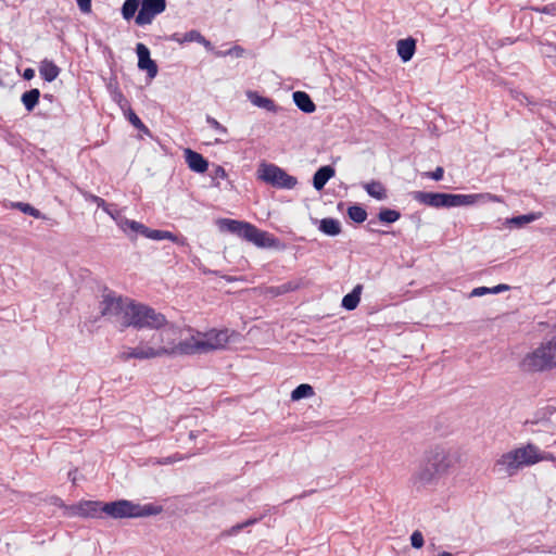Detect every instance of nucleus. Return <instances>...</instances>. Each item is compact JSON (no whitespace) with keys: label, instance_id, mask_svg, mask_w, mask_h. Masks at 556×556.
I'll return each mask as SVG.
<instances>
[{"label":"nucleus","instance_id":"obj_1","mask_svg":"<svg viewBox=\"0 0 556 556\" xmlns=\"http://www.w3.org/2000/svg\"><path fill=\"white\" fill-rule=\"evenodd\" d=\"M553 459V454L543 452L535 444L528 443L501 455V457L495 462L494 470L502 472L507 477H513L525 467L533 466L543 460Z\"/></svg>","mask_w":556,"mask_h":556},{"label":"nucleus","instance_id":"obj_2","mask_svg":"<svg viewBox=\"0 0 556 556\" xmlns=\"http://www.w3.org/2000/svg\"><path fill=\"white\" fill-rule=\"evenodd\" d=\"M151 336L149 341H141L144 344L150 359L173 355H186L182 351L185 339L179 340L180 330L172 324H166Z\"/></svg>","mask_w":556,"mask_h":556},{"label":"nucleus","instance_id":"obj_3","mask_svg":"<svg viewBox=\"0 0 556 556\" xmlns=\"http://www.w3.org/2000/svg\"><path fill=\"white\" fill-rule=\"evenodd\" d=\"M450 467V462L442 450L431 451L413 476L417 489L432 486Z\"/></svg>","mask_w":556,"mask_h":556},{"label":"nucleus","instance_id":"obj_4","mask_svg":"<svg viewBox=\"0 0 556 556\" xmlns=\"http://www.w3.org/2000/svg\"><path fill=\"white\" fill-rule=\"evenodd\" d=\"M228 341V329H212L206 332L195 331L189 338L185 339L182 351L186 355L208 353L211 351L224 349Z\"/></svg>","mask_w":556,"mask_h":556},{"label":"nucleus","instance_id":"obj_5","mask_svg":"<svg viewBox=\"0 0 556 556\" xmlns=\"http://www.w3.org/2000/svg\"><path fill=\"white\" fill-rule=\"evenodd\" d=\"M162 511V506L154 504L140 505L128 500L104 503L102 507V513L114 519L149 517Z\"/></svg>","mask_w":556,"mask_h":556},{"label":"nucleus","instance_id":"obj_6","mask_svg":"<svg viewBox=\"0 0 556 556\" xmlns=\"http://www.w3.org/2000/svg\"><path fill=\"white\" fill-rule=\"evenodd\" d=\"M521 365L525 370L529 371H541L556 367V336L527 354Z\"/></svg>","mask_w":556,"mask_h":556},{"label":"nucleus","instance_id":"obj_7","mask_svg":"<svg viewBox=\"0 0 556 556\" xmlns=\"http://www.w3.org/2000/svg\"><path fill=\"white\" fill-rule=\"evenodd\" d=\"M166 324V317L150 306L132 303L128 309L126 327L160 329Z\"/></svg>","mask_w":556,"mask_h":556},{"label":"nucleus","instance_id":"obj_8","mask_svg":"<svg viewBox=\"0 0 556 556\" xmlns=\"http://www.w3.org/2000/svg\"><path fill=\"white\" fill-rule=\"evenodd\" d=\"M261 180L280 189H293L298 180L275 164H262L257 169Z\"/></svg>","mask_w":556,"mask_h":556},{"label":"nucleus","instance_id":"obj_9","mask_svg":"<svg viewBox=\"0 0 556 556\" xmlns=\"http://www.w3.org/2000/svg\"><path fill=\"white\" fill-rule=\"evenodd\" d=\"M132 303L134 302L124 300L122 296H116L112 292L105 293L100 304L101 314L104 317L119 319L121 324L126 327L128 309Z\"/></svg>","mask_w":556,"mask_h":556},{"label":"nucleus","instance_id":"obj_10","mask_svg":"<svg viewBox=\"0 0 556 556\" xmlns=\"http://www.w3.org/2000/svg\"><path fill=\"white\" fill-rule=\"evenodd\" d=\"M166 9V0H141L140 9L135 18L139 26L149 25L156 15L163 13Z\"/></svg>","mask_w":556,"mask_h":556},{"label":"nucleus","instance_id":"obj_11","mask_svg":"<svg viewBox=\"0 0 556 556\" xmlns=\"http://www.w3.org/2000/svg\"><path fill=\"white\" fill-rule=\"evenodd\" d=\"M412 197L415 201L431 207H451V193L414 191Z\"/></svg>","mask_w":556,"mask_h":556},{"label":"nucleus","instance_id":"obj_12","mask_svg":"<svg viewBox=\"0 0 556 556\" xmlns=\"http://www.w3.org/2000/svg\"><path fill=\"white\" fill-rule=\"evenodd\" d=\"M451 207L473 205L485 202H502L498 195L492 193L453 194L451 193Z\"/></svg>","mask_w":556,"mask_h":556},{"label":"nucleus","instance_id":"obj_13","mask_svg":"<svg viewBox=\"0 0 556 556\" xmlns=\"http://www.w3.org/2000/svg\"><path fill=\"white\" fill-rule=\"evenodd\" d=\"M103 504L100 501H83L68 507V514L71 516L97 518L102 513Z\"/></svg>","mask_w":556,"mask_h":556},{"label":"nucleus","instance_id":"obj_14","mask_svg":"<svg viewBox=\"0 0 556 556\" xmlns=\"http://www.w3.org/2000/svg\"><path fill=\"white\" fill-rule=\"evenodd\" d=\"M242 239H245L260 248H271L276 244V239L273 236L266 231L260 230L252 224H249Z\"/></svg>","mask_w":556,"mask_h":556},{"label":"nucleus","instance_id":"obj_15","mask_svg":"<svg viewBox=\"0 0 556 556\" xmlns=\"http://www.w3.org/2000/svg\"><path fill=\"white\" fill-rule=\"evenodd\" d=\"M136 52L138 55V68L146 71L149 78H154L157 75L159 68L156 63L150 58L149 48L139 42L136 46Z\"/></svg>","mask_w":556,"mask_h":556},{"label":"nucleus","instance_id":"obj_16","mask_svg":"<svg viewBox=\"0 0 556 556\" xmlns=\"http://www.w3.org/2000/svg\"><path fill=\"white\" fill-rule=\"evenodd\" d=\"M185 156H186V162L191 170L201 174L207 169L208 163L202 156V154H200L195 151H192L190 149H187L185 151Z\"/></svg>","mask_w":556,"mask_h":556},{"label":"nucleus","instance_id":"obj_17","mask_svg":"<svg viewBox=\"0 0 556 556\" xmlns=\"http://www.w3.org/2000/svg\"><path fill=\"white\" fill-rule=\"evenodd\" d=\"M396 51L403 62H408L416 51V40L414 38L400 39L396 42Z\"/></svg>","mask_w":556,"mask_h":556},{"label":"nucleus","instance_id":"obj_18","mask_svg":"<svg viewBox=\"0 0 556 556\" xmlns=\"http://www.w3.org/2000/svg\"><path fill=\"white\" fill-rule=\"evenodd\" d=\"M172 40L178 42V43H186V42H199L203 45L205 48L211 47V42L206 40L200 31L192 29L187 31L184 35H180L178 33L172 35Z\"/></svg>","mask_w":556,"mask_h":556},{"label":"nucleus","instance_id":"obj_19","mask_svg":"<svg viewBox=\"0 0 556 556\" xmlns=\"http://www.w3.org/2000/svg\"><path fill=\"white\" fill-rule=\"evenodd\" d=\"M143 237L149 238L151 240H170L177 244H186V239L178 238L173 232L167 230H159V229H150L147 227V231H144Z\"/></svg>","mask_w":556,"mask_h":556},{"label":"nucleus","instance_id":"obj_20","mask_svg":"<svg viewBox=\"0 0 556 556\" xmlns=\"http://www.w3.org/2000/svg\"><path fill=\"white\" fill-rule=\"evenodd\" d=\"M117 357L123 361L127 362L131 358H136L139 361L150 359L148 356L147 350L144 348L143 343H139L136 348H126L123 351H121L117 355Z\"/></svg>","mask_w":556,"mask_h":556},{"label":"nucleus","instance_id":"obj_21","mask_svg":"<svg viewBox=\"0 0 556 556\" xmlns=\"http://www.w3.org/2000/svg\"><path fill=\"white\" fill-rule=\"evenodd\" d=\"M334 176V168L326 165L317 169L313 177V186L316 190L324 189L327 181Z\"/></svg>","mask_w":556,"mask_h":556},{"label":"nucleus","instance_id":"obj_22","mask_svg":"<svg viewBox=\"0 0 556 556\" xmlns=\"http://www.w3.org/2000/svg\"><path fill=\"white\" fill-rule=\"evenodd\" d=\"M220 228L243 238V233L249 226V223L224 218L219 220Z\"/></svg>","mask_w":556,"mask_h":556},{"label":"nucleus","instance_id":"obj_23","mask_svg":"<svg viewBox=\"0 0 556 556\" xmlns=\"http://www.w3.org/2000/svg\"><path fill=\"white\" fill-rule=\"evenodd\" d=\"M247 96L253 105L264 109L268 112H277V105L271 99L262 97L255 91H249Z\"/></svg>","mask_w":556,"mask_h":556},{"label":"nucleus","instance_id":"obj_24","mask_svg":"<svg viewBox=\"0 0 556 556\" xmlns=\"http://www.w3.org/2000/svg\"><path fill=\"white\" fill-rule=\"evenodd\" d=\"M293 101L295 105L304 113H313L316 110L315 103L311 97L304 91L293 92Z\"/></svg>","mask_w":556,"mask_h":556},{"label":"nucleus","instance_id":"obj_25","mask_svg":"<svg viewBox=\"0 0 556 556\" xmlns=\"http://www.w3.org/2000/svg\"><path fill=\"white\" fill-rule=\"evenodd\" d=\"M39 74L46 81H53L60 74V68L50 60L45 59L39 66Z\"/></svg>","mask_w":556,"mask_h":556},{"label":"nucleus","instance_id":"obj_26","mask_svg":"<svg viewBox=\"0 0 556 556\" xmlns=\"http://www.w3.org/2000/svg\"><path fill=\"white\" fill-rule=\"evenodd\" d=\"M362 290L363 286L356 285L352 292L343 296L342 306L348 311L355 309L359 303Z\"/></svg>","mask_w":556,"mask_h":556},{"label":"nucleus","instance_id":"obj_27","mask_svg":"<svg viewBox=\"0 0 556 556\" xmlns=\"http://www.w3.org/2000/svg\"><path fill=\"white\" fill-rule=\"evenodd\" d=\"M319 230L328 236H338L341 232V224L334 218H324L319 223Z\"/></svg>","mask_w":556,"mask_h":556},{"label":"nucleus","instance_id":"obj_28","mask_svg":"<svg viewBox=\"0 0 556 556\" xmlns=\"http://www.w3.org/2000/svg\"><path fill=\"white\" fill-rule=\"evenodd\" d=\"M363 187L370 197L377 200L387 199V190L380 181L372 180L370 182L364 184Z\"/></svg>","mask_w":556,"mask_h":556},{"label":"nucleus","instance_id":"obj_29","mask_svg":"<svg viewBox=\"0 0 556 556\" xmlns=\"http://www.w3.org/2000/svg\"><path fill=\"white\" fill-rule=\"evenodd\" d=\"M40 98V91L37 88L30 89L24 92L21 97V101L28 112H31L38 104Z\"/></svg>","mask_w":556,"mask_h":556},{"label":"nucleus","instance_id":"obj_30","mask_svg":"<svg viewBox=\"0 0 556 556\" xmlns=\"http://www.w3.org/2000/svg\"><path fill=\"white\" fill-rule=\"evenodd\" d=\"M541 217V213H530L519 216H514L511 218L506 219V224L520 228L523 227L527 224H530Z\"/></svg>","mask_w":556,"mask_h":556},{"label":"nucleus","instance_id":"obj_31","mask_svg":"<svg viewBox=\"0 0 556 556\" xmlns=\"http://www.w3.org/2000/svg\"><path fill=\"white\" fill-rule=\"evenodd\" d=\"M11 207L21 211L24 214L30 215L35 218L40 219H49L45 214H42L39 210L25 202H12Z\"/></svg>","mask_w":556,"mask_h":556},{"label":"nucleus","instance_id":"obj_32","mask_svg":"<svg viewBox=\"0 0 556 556\" xmlns=\"http://www.w3.org/2000/svg\"><path fill=\"white\" fill-rule=\"evenodd\" d=\"M314 394L315 392L311 384L302 383L291 392V400L300 401L302 399L312 397Z\"/></svg>","mask_w":556,"mask_h":556},{"label":"nucleus","instance_id":"obj_33","mask_svg":"<svg viewBox=\"0 0 556 556\" xmlns=\"http://www.w3.org/2000/svg\"><path fill=\"white\" fill-rule=\"evenodd\" d=\"M141 0H126L122 7V15L126 21L135 17V14L140 9Z\"/></svg>","mask_w":556,"mask_h":556},{"label":"nucleus","instance_id":"obj_34","mask_svg":"<svg viewBox=\"0 0 556 556\" xmlns=\"http://www.w3.org/2000/svg\"><path fill=\"white\" fill-rule=\"evenodd\" d=\"M349 217L355 223H363L367 218V212L364 207L359 205H352L348 208Z\"/></svg>","mask_w":556,"mask_h":556},{"label":"nucleus","instance_id":"obj_35","mask_svg":"<svg viewBox=\"0 0 556 556\" xmlns=\"http://www.w3.org/2000/svg\"><path fill=\"white\" fill-rule=\"evenodd\" d=\"M400 217V212L391 208H382L378 214L379 220L388 224L395 223Z\"/></svg>","mask_w":556,"mask_h":556},{"label":"nucleus","instance_id":"obj_36","mask_svg":"<svg viewBox=\"0 0 556 556\" xmlns=\"http://www.w3.org/2000/svg\"><path fill=\"white\" fill-rule=\"evenodd\" d=\"M126 109V117L129 121V123L138 130L149 134L148 127L142 123L138 115L129 106Z\"/></svg>","mask_w":556,"mask_h":556},{"label":"nucleus","instance_id":"obj_37","mask_svg":"<svg viewBox=\"0 0 556 556\" xmlns=\"http://www.w3.org/2000/svg\"><path fill=\"white\" fill-rule=\"evenodd\" d=\"M109 89H110L111 97H112L113 101L116 102L122 110H125L126 108H128V101L126 100V98L124 97V94L122 93V91L119 90V88L116 85L115 86L110 85Z\"/></svg>","mask_w":556,"mask_h":556},{"label":"nucleus","instance_id":"obj_38","mask_svg":"<svg viewBox=\"0 0 556 556\" xmlns=\"http://www.w3.org/2000/svg\"><path fill=\"white\" fill-rule=\"evenodd\" d=\"M245 50L241 46H233L227 51H216L215 55L218 58H224L227 55L236 56V58H242L244 55Z\"/></svg>","mask_w":556,"mask_h":556},{"label":"nucleus","instance_id":"obj_39","mask_svg":"<svg viewBox=\"0 0 556 556\" xmlns=\"http://www.w3.org/2000/svg\"><path fill=\"white\" fill-rule=\"evenodd\" d=\"M540 52L547 59H553L556 55V46L552 43H541Z\"/></svg>","mask_w":556,"mask_h":556},{"label":"nucleus","instance_id":"obj_40","mask_svg":"<svg viewBox=\"0 0 556 556\" xmlns=\"http://www.w3.org/2000/svg\"><path fill=\"white\" fill-rule=\"evenodd\" d=\"M115 223L124 232L129 233L128 227L131 220L126 218L121 212H116Z\"/></svg>","mask_w":556,"mask_h":556},{"label":"nucleus","instance_id":"obj_41","mask_svg":"<svg viewBox=\"0 0 556 556\" xmlns=\"http://www.w3.org/2000/svg\"><path fill=\"white\" fill-rule=\"evenodd\" d=\"M410 544L414 548H421L425 544L424 535L420 531L416 530L410 535Z\"/></svg>","mask_w":556,"mask_h":556},{"label":"nucleus","instance_id":"obj_42","mask_svg":"<svg viewBox=\"0 0 556 556\" xmlns=\"http://www.w3.org/2000/svg\"><path fill=\"white\" fill-rule=\"evenodd\" d=\"M206 123L214 128L216 131H218L220 135L227 134V128L223 126L217 119H215L212 116H206Z\"/></svg>","mask_w":556,"mask_h":556},{"label":"nucleus","instance_id":"obj_43","mask_svg":"<svg viewBox=\"0 0 556 556\" xmlns=\"http://www.w3.org/2000/svg\"><path fill=\"white\" fill-rule=\"evenodd\" d=\"M128 231L136 232V233L138 232L143 236L144 231H147V226H144L143 224H141L139 222L131 220V223L129 224V227H128Z\"/></svg>","mask_w":556,"mask_h":556},{"label":"nucleus","instance_id":"obj_44","mask_svg":"<svg viewBox=\"0 0 556 556\" xmlns=\"http://www.w3.org/2000/svg\"><path fill=\"white\" fill-rule=\"evenodd\" d=\"M444 169L441 166H438L433 172L427 173V176L431 179L439 181L443 178Z\"/></svg>","mask_w":556,"mask_h":556},{"label":"nucleus","instance_id":"obj_45","mask_svg":"<svg viewBox=\"0 0 556 556\" xmlns=\"http://www.w3.org/2000/svg\"><path fill=\"white\" fill-rule=\"evenodd\" d=\"M77 5L79 10L83 13H90L91 12V0H76Z\"/></svg>","mask_w":556,"mask_h":556},{"label":"nucleus","instance_id":"obj_46","mask_svg":"<svg viewBox=\"0 0 556 556\" xmlns=\"http://www.w3.org/2000/svg\"><path fill=\"white\" fill-rule=\"evenodd\" d=\"M89 199L90 201L94 202L98 207H101L103 211H108V204L102 198L91 194L89 195Z\"/></svg>","mask_w":556,"mask_h":556},{"label":"nucleus","instance_id":"obj_47","mask_svg":"<svg viewBox=\"0 0 556 556\" xmlns=\"http://www.w3.org/2000/svg\"><path fill=\"white\" fill-rule=\"evenodd\" d=\"M488 293H491V288H486V287H479V288H475L472 291H471V296H482L484 294H488Z\"/></svg>","mask_w":556,"mask_h":556},{"label":"nucleus","instance_id":"obj_48","mask_svg":"<svg viewBox=\"0 0 556 556\" xmlns=\"http://www.w3.org/2000/svg\"><path fill=\"white\" fill-rule=\"evenodd\" d=\"M243 528L242 523H237L235 526H232L229 530H227L226 532H224V534L226 535H236L237 533H239Z\"/></svg>","mask_w":556,"mask_h":556},{"label":"nucleus","instance_id":"obj_49","mask_svg":"<svg viewBox=\"0 0 556 556\" xmlns=\"http://www.w3.org/2000/svg\"><path fill=\"white\" fill-rule=\"evenodd\" d=\"M507 290H509V286H507V285H497V286L491 288V293L492 294H497V293H501V292L507 291Z\"/></svg>","mask_w":556,"mask_h":556},{"label":"nucleus","instance_id":"obj_50","mask_svg":"<svg viewBox=\"0 0 556 556\" xmlns=\"http://www.w3.org/2000/svg\"><path fill=\"white\" fill-rule=\"evenodd\" d=\"M214 175H215V177H219V178H226V176H227L226 170L222 166L215 167Z\"/></svg>","mask_w":556,"mask_h":556},{"label":"nucleus","instance_id":"obj_51","mask_svg":"<svg viewBox=\"0 0 556 556\" xmlns=\"http://www.w3.org/2000/svg\"><path fill=\"white\" fill-rule=\"evenodd\" d=\"M35 76V71L33 68H26L24 71L23 77L27 80L31 79Z\"/></svg>","mask_w":556,"mask_h":556},{"label":"nucleus","instance_id":"obj_52","mask_svg":"<svg viewBox=\"0 0 556 556\" xmlns=\"http://www.w3.org/2000/svg\"><path fill=\"white\" fill-rule=\"evenodd\" d=\"M104 212L108 213L115 220L116 212H119V211L115 207H112V205L108 204V211H104Z\"/></svg>","mask_w":556,"mask_h":556},{"label":"nucleus","instance_id":"obj_53","mask_svg":"<svg viewBox=\"0 0 556 556\" xmlns=\"http://www.w3.org/2000/svg\"><path fill=\"white\" fill-rule=\"evenodd\" d=\"M258 521L257 518H250L247 521L242 522L243 528L255 525Z\"/></svg>","mask_w":556,"mask_h":556},{"label":"nucleus","instance_id":"obj_54","mask_svg":"<svg viewBox=\"0 0 556 556\" xmlns=\"http://www.w3.org/2000/svg\"><path fill=\"white\" fill-rule=\"evenodd\" d=\"M177 459L176 458H173V457H167L163 460H159L157 464H161V465H165V464H172L174 462H176Z\"/></svg>","mask_w":556,"mask_h":556},{"label":"nucleus","instance_id":"obj_55","mask_svg":"<svg viewBox=\"0 0 556 556\" xmlns=\"http://www.w3.org/2000/svg\"><path fill=\"white\" fill-rule=\"evenodd\" d=\"M542 553H554V554H556V546L549 547L548 549H543Z\"/></svg>","mask_w":556,"mask_h":556},{"label":"nucleus","instance_id":"obj_56","mask_svg":"<svg viewBox=\"0 0 556 556\" xmlns=\"http://www.w3.org/2000/svg\"><path fill=\"white\" fill-rule=\"evenodd\" d=\"M214 142L217 143V144H220V143H225L226 140H224L222 138H216Z\"/></svg>","mask_w":556,"mask_h":556},{"label":"nucleus","instance_id":"obj_57","mask_svg":"<svg viewBox=\"0 0 556 556\" xmlns=\"http://www.w3.org/2000/svg\"><path fill=\"white\" fill-rule=\"evenodd\" d=\"M552 62L556 66V55L552 59Z\"/></svg>","mask_w":556,"mask_h":556},{"label":"nucleus","instance_id":"obj_58","mask_svg":"<svg viewBox=\"0 0 556 556\" xmlns=\"http://www.w3.org/2000/svg\"><path fill=\"white\" fill-rule=\"evenodd\" d=\"M189 435H190V438H191V439H193V438H194V434H193V432H192V431L190 432V434H189Z\"/></svg>","mask_w":556,"mask_h":556}]
</instances>
